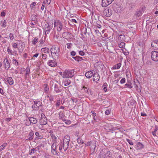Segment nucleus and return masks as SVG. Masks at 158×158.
Instances as JSON below:
<instances>
[{
	"mask_svg": "<svg viewBox=\"0 0 158 158\" xmlns=\"http://www.w3.org/2000/svg\"><path fill=\"white\" fill-rule=\"evenodd\" d=\"M60 49L58 46H53L51 48V52L52 56L54 59H57L59 57Z\"/></svg>",
	"mask_w": 158,
	"mask_h": 158,
	"instance_id": "obj_1",
	"label": "nucleus"
},
{
	"mask_svg": "<svg viewBox=\"0 0 158 158\" xmlns=\"http://www.w3.org/2000/svg\"><path fill=\"white\" fill-rule=\"evenodd\" d=\"M70 139V137L68 135H65L64 137L63 143L64 144L63 149L64 151H66L68 148Z\"/></svg>",
	"mask_w": 158,
	"mask_h": 158,
	"instance_id": "obj_2",
	"label": "nucleus"
},
{
	"mask_svg": "<svg viewBox=\"0 0 158 158\" xmlns=\"http://www.w3.org/2000/svg\"><path fill=\"white\" fill-rule=\"evenodd\" d=\"M53 23H52L51 24L50 23H46L44 26V30L45 32V34L46 35L48 34L50 30L52 29L53 27Z\"/></svg>",
	"mask_w": 158,
	"mask_h": 158,
	"instance_id": "obj_3",
	"label": "nucleus"
},
{
	"mask_svg": "<svg viewBox=\"0 0 158 158\" xmlns=\"http://www.w3.org/2000/svg\"><path fill=\"white\" fill-rule=\"evenodd\" d=\"M74 75V73L72 70H67L63 72L62 77H63L67 78L72 77Z\"/></svg>",
	"mask_w": 158,
	"mask_h": 158,
	"instance_id": "obj_4",
	"label": "nucleus"
},
{
	"mask_svg": "<svg viewBox=\"0 0 158 158\" xmlns=\"http://www.w3.org/2000/svg\"><path fill=\"white\" fill-rule=\"evenodd\" d=\"M112 8L114 11L117 13H119L122 9L121 5L117 2L113 4Z\"/></svg>",
	"mask_w": 158,
	"mask_h": 158,
	"instance_id": "obj_5",
	"label": "nucleus"
},
{
	"mask_svg": "<svg viewBox=\"0 0 158 158\" xmlns=\"http://www.w3.org/2000/svg\"><path fill=\"white\" fill-rule=\"evenodd\" d=\"M53 85L54 89V91L56 93H60L62 91L63 87L61 85L54 84L52 85V86Z\"/></svg>",
	"mask_w": 158,
	"mask_h": 158,
	"instance_id": "obj_6",
	"label": "nucleus"
},
{
	"mask_svg": "<svg viewBox=\"0 0 158 158\" xmlns=\"http://www.w3.org/2000/svg\"><path fill=\"white\" fill-rule=\"evenodd\" d=\"M54 27H57V31H60L63 27L61 22L59 20L57 21L56 22L55 21L54 23Z\"/></svg>",
	"mask_w": 158,
	"mask_h": 158,
	"instance_id": "obj_7",
	"label": "nucleus"
},
{
	"mask_svg": "<svg viewBox=\"0 0 158 158\" xmlns=\"http://www.w3.org/2000/svg\"><path fill=\"white\" fill-rule=\"evenodd\" d=\"M41 118L40 120V123L41 125H44L47 124V120L44 114L42 113L41 115Z\"/></svg>",
	"mask_w": 158,
	"mask_h": 158,
	"instance_id": "obj_8",
	"label": "nucleus"
},
{
	"mask_svg": "<svg viewBox=\"0 0 158 158\" xmlns=\"http://www.w3.org/2000/svg\"><path fill=\"white\" fill-rule=\"evenodd\" d=\"M151 58L153 61H158V52L152 51L151 53Z\"/></svg>",
	"mask_w": 158,
	"mask_h": 158,
	"instance_id": "obj_9",
	"label": "nucleus"
},
{
	"mask_svg": "<svg viewBox=\"0 0 158 158\" xmlns=\"http://www.w3.org/2000/svg\"><path fill=\"white\" fill-rule=\"evenodd\" d=\"M34 104L32 106V108L34 110H37L39 109V108L40 106H41L42 103L40 101H34Z\"/></svg>",
	"mask_w": 158,
	"mask_h": 158,
	"instance_id": "obj_10",
	"label": "nucleus"
},
{
	"mask_svg": "<svg viewBox=\"0 0 158 158\" xmlns=\"http://www.w3.org/2000/svg\"><path fill=\"white\" fill-rule=\"evenodd\" d=\"M81 90L83 93H85L89 95H91L92 94L91 90L85 86H83L82 87L81 89Z\"/></svg>",
	"mask_w": 158,
	"mask_h": 158,
	"instance_id": "obj_11",
	"label": "nucleus"
},
{
	"mask_svg": "<svg viewBox=\"0 0 158 158\" xmlns=\"http://www.w3.org/2000/svg\"><path fill=\"white\" fill-rule=\"evenodd\" d=\"M56 142H54L51 146L52 152L53 155H58V153L56 150Z\"/></svg>",
	"mask_w": 158,
	"mask_h": 158,
	"instance_id": "obj_12",
	"label": "nucleus"
},
{
	"mask_svg": "<svg viewBox=\"0 0 158 158\" xmlns=\"http://www.w3.org/2000/svg\"><path fill=\"white\" fill-rule=\"evenodd\" d=\"M145 10V7H143L141 8L138 10L136 12L135 15L136 17H139L141 16Z\"/></svg>",
	"mask_w": 158,
	"mask_h": 158,
	"instance_id": "obj_13",
	"label": "nucleus"
},
{
	"mask_svg": "<svg viewBox=\"0 0 158 158\" xmlns=\"http://www.w3.org/2000/svg\"><path fill=\"white\" fill-rule=\"evenodd\" d=\"M114 0H102V7H106L110 4Z\"/></svg>",
	"mask_w": 158,
	"mask_h": 158,
	"instance_id": "obj_14",
	"label": "nucleus"
},
{
	"mask_svg": "<svg viewBox=\"0 0 158 158\" xmlns=\"http://www.w3.org/2000/svg\"><path fill=\"white\" fill-rule=\"evenodd\" d=\"M95 70H93L91 71H89L86 72L85 73V76L87 78H90L94 74Z\"/></svg>",
	"mask_w": 158,
	"mask_h": 158,
	"instance_id": "obj_15",
	"label": "nucleus"
},
{
	"mask_svg": "<svg viewBox=\"0 0 158 158\" xmlns=\"http://www.w3.org/2000/svg\"><path fill=\"white\" fill-rule=\"evenodd\" d=\"M93 81L97 82L99 80L100 78L99 75L96 71H95V73L93 75Z\"/></svg>",
	"mask_w": 158,
	"mask_h": 158,
	"instance_id": "obj_16",
	"label": "nucleus"
},
{
	"mask_svg": "<svg viewBox=\"0 0 158 158\" xmlns=\"http://www.w3.org/2000/svg\"><path fill=\"white\" fill-rule=\"evenodd\" d=\"M5 68L6 70H8L10 67V63L9 62L8 60L6 58L3 60Z\"/></svg>",
	"mask_w": 158,
	"mask_h": 158,
	"instance_id": "obj_17",
	"label": "nucleus"
},
{
	"mask_svg": "<svg viewBox=\"0 0 158 158\" xmlns=\"http://www.w3.org/2000/svg\"><path fill=\"white\" fill-rule=\"evenodd\" d=\"M59 118L62 120L63 122L66 121V120L64 118L65 115L64 113L62 111L60 112L59 114Z\"/></svg>",
	"mask_w": 158,
	"mask_h": 158,
	"instance_id": "obj_18",
	"label": "nucleus"
},
{
	"mask_svg": "<svg viewBox=\"0 0 158 158\" xmlns=\"http://www.w3.org/2000/svg\"><path fill=\"white\" fill-rule=\"evenodd\" d=\"M48 64L52 67H55L57 65L56 62L53 60H49L47 63Z\"/></svg>",
	"mask_w": 158,
	"mask_h": 158,
	"instance_id": "obj_19",
	"label": "nucleus"
},
{
	"mask_svg": "<svg viewBox=\"0 0 158 158\" xmlns=\"http://www.w3.org/2000/svg\"><path fill=\"white\" fill-rule=\"evenodd\" d=\"M152 46L155 49H158V41L155 40L153 41L151 44Z\"/></svg>",
	"mask_w": 158,
	"mask_h": 158,
	"instance_id": "obj_20",
	"label": "nucleus"
},
{
	"mask_svg": "<svg viewBox=\"0 0 158 158\" xmlns=\"http://www.w3.org/2000/svg\"><path fill=\"white\" fill-rule=\"evenodd\" d=\"M102 150H104L105 152H104V154L105 157H108V158H110L111 156V154L110 152L106 149H102Z\"/></svg>",
	"mask_w": 158,
	"mask_h": 158,
	"instance_id": "obj_21",
	"label": "nucleus"
},
{
	"mask_svg": "<svg viewBox=\"0 0 158 158\" xmlns=\"http://www.w3.org/2000/svg\"><path fill=\"white\" fill-rule=\"evenodd\" d=\"M29 119L30 122V124L31 123H32L33 124H35L37 122V119L36 118L33 117H29Z\"/></svg>",
	"mask_w": 158,
	"mask_h": 158,
	"instance_id": "obj_22",
	"label": "nucleus"
},
{
	"mask_svg": "<svg viewBox=\"0 0 158 158\" xmlns=\"http://www.w3.org/2000/svg\"><path fill=\"white\" fill-rule=\"evenodd\" d=\"M71 83V81L69 79H66L63 82V84L65 86H67L69 85Z\"/></svg>",
	"mask_w": 158,
	"mask_h": 158,
	"instance_id": "obj_23",
	"label": "nucleus"
},
{
	"mask_svg": "<svg viewBox=\"0 0 158 158\" xmlns=\"http://www.w3.org/2000/svg\"><path fill=\"white\" fill-rule=\"evenodd\" d=\"M90 148L91 149H93L94 151V149L96 147V144L94 142H90V144H89Z\"/></svg>",
	"mask_w": 158,
	"mask_h": 158,
	"instance_id": "obj_24",
	"label": "nucleus"
},
{
	"mask_svg": "<svg viewBox=\"0 0 158 158\" xmlns=\"http://www.w3.org/2000/svg\"><path fill=\"white\" fill-rule=\"evenodd\" d=\"M7 81L9 84L11 85L13 84L14 81L11 77H8L7 78Z\"/></svg>",
	"mask_w": 158,
	"mask_h": 158,
	"instance_id": "obj_25",
	"label": "nucleus"
},
{
	"mask_svg": "<svg viewBox=\"0 0 158 158\" xmlns=\"http://www.w3.org/2000/svg\"><path fill=\"white\" fill-rule=\"evenodd\" d=\"M104 152H105L104 150H102L100 152L99 156H98V158H104L105 157V156L104 154Z\"/></svg>",
	"mask_w": 158,
	"mask_h": 158,
	"instance_id": "obj_26",
	"label": "nucleus"
},
{
	"mask_svg": "<svg viewBox=\"0 0 158 158\" xmlns=\"http://www.w3.org/2000/svg\"><path fill=\"white\" fill-rule=\"evenodd\" d=\"M34 136V133L33 131H31L29 133V135H28V139L29 140H32Z\"/></svg>",
	"mask_w": 158,
	"mask_h": 158,
	"instance_id": "obj_27",
	"label": "nucleus"
},
{
	"mask_svg": "<svg viewBox=\"0 0 158 158\" xmlns=\"http://www.w3.org/2000/svg\"><path fill=\"white\" fill-rule=\"evenodd\" d=\"M104 13L105 14V15L107 17H109L111 15V10H110L109 11V10L108 9H106L105 10Z\"/></svg>",
	"mask_w": 158,
	"mask_h": 158,
	"instance_id": "obj_28",
	"label": "nucleus"
},
{
	"mask_svg": "<svg viewBox=\"0 0 158 158\" xmlns=\"http://www.w3.org/2000/svg\"><path fill=\"white\" fill-rule=\"evenodd\" d=\"M143 148V145L140 142H138L136 144V149H140Z\"/></svg>",
	"mask_w": 158,
	"mask_h": 158,
	"instance_id": "obj_29",
	"label": "nucleus"
},
{
	"mask_svg": "<svg viewBox=\"0 0 158 158\" xmlns=\"http://www.w3.org/2000/svg\"><path fill=\"white\" fill-rule=\"evenodd\" d=\"M41 51L44 52L45 53H49V49L48 48H42Z\"/></svg>",
	"mask_w": 158,
	"mask_h": 158,
	"instance_id": "obj_30",
	"label": "nucleus"
},
{
	"mask_svg": "<svg viewBox=\"0 0 158 158\" xmlns=\"http://www.w3.org/2000/svg\"><path fill=\"white\" fill-rule=\"evenodd\" d=\"M44 92L46 93H47L49 91V87L47 84H45L44 85Z\"/></svg>",
	"mask_w": 158,
	"mask_h": 158,
	"instance_id": "obj_31",
	"label": "nucleus"
},
{
	"mask_svg": "<svg viewBox=\"0 0 158 158\" xmlns=\"http://www.w3.org/2000/svg\"><path fill=\"white\" fill-rule=\"evenodd\" d=\"M26 73L25 74V75L26 77H27V76H29V74L30 73V70L29 68H27L26 69Z\"/></svg>",
	"mask_w": 158,
	"mask_h": 158,
	"instance_id": "obj_32",
	"label": "nucleus"
},
{
	"mask_svg": "<svg viewBox=\"0 0 158 158\" xmlns=\"http://www.w3.org/2000/svg\"><path fill=\"white\" fill-rule=\"evenodd\" d=\"M13 63L15 64L16 66L19 65V62L18 61L15 59H13L12 60Z\"/></svg>",
	"mask_w": 158,
	"mask_h": 158,
	"instance_id": "obj_33",
	"label": "nucleus"
},
{
	"mask_svg": "<svg viewBox=\"0 0 158 158\" xmlns=\"http://www.w3.org/2000/svg\"><path fill=\"white\" fill-rule=\"evenodd\" d=\"M7 51L8 54L11 55H14V54L13 53V51L10 49L9 47L7 48Z\"/></svg>",
	"mask_w": 158,
	"mask_h": 158,
	"instance_id": "obj_34",
	"label": "nucleus"
},
{
	"mask_svg": "<svg viewBox=\"0 0 158 158\" xmlns=\"http://www.w3.org/2000/svg\"><path fill=\"white\" fill-rule=\"evenodd\" d=\"M37 150L36 148H32L31 149V152H29V154L30 155H32L35 153V152L37 151Z\"/></svg>",
	"mask_w": 158,
	"mask_h": 158,
	"instance_id": "obj_35",
	"label": "nucleus"
},
{
	"mask_svg": "<svg viewBox=\"0 0 158 158\" xmlns=\"http://www.w3.org/2000/svg\"><path fill=\"white\" fill-rule=\"evenodd\" d=\"M19 44L20 45L21 48L22 49V50H23L24 48L25 47V44H24L23 42L21 41V42H19Z\"/></svg>",
	"mask_w": 158,
	"mask_h": 158,
	"instance_id": "obj_36",
	"label": "nucleus"
},
{
	"mask_svg": "<svg viewBox=\"0 0 158 158\" xmlns=\"http://www.w3.org/2000/svg\"><path fill=\"white\" fill-rule=\"evenodd\" d=\"M107 85V84L106 83H105L103 84L102 86L103 90H104L105 92H106L107 90V88L106 87Z\"/></svg>",
	"mask_w": 158,
	"mask_h": 158,
	"instance_id": "obj_37",
	"label": "nucleus"
},
{
	"mask_svg": "<svg viewBox=\"0 0 158 158\" xmlns=\"http://www.w3.org/2000/svg\"><path fill=\"white\" fill-rule=\"evenodd\" d=\"M38 39L37 37H35L33 40L32 42V44L34 45H35L38 42Z\"/></svg>",
	"mask_w": 158,
	"mask_h": 158,
	"instance_id": "obj_38",
	"label": "nucleus"
},
{
	"mask_svg": "<svg viewBox=\"0 0 158 158\" xmlns=\"http://www.w3.org/2000/svg\"><path fill=\"white\" fill-rule=\"evenodd\" d=\"M77 142L80 144H82L84 143L83 141L82 140V139L80 138H77Z\"/></svg>",
	"mask_w": 158,
	"mask_h": 158,
	"instance_id": "obj_39",
	"label": "nucleus"
},
{
	"mask_svg": "<svg viewBox=\"0 0 158 158\" xmlns=\"http://www.w3.org/2000/svg\"><path fill=\"white\" fill-rule=\"evenodd\" d=\"M7 145V143H4L0 147V148L1 149V150H3L4 149V148Z\"/></svg>",
	"mask_w": 158,
	"mask_h": 158,
	"instance_id": "obj_40",
	"label": "nucleus"
},
{
	"mask_svg": "<svg viewBox=\"0 0 158 158\" xmlns=\"http://www.w3.org/2000/svg\"><path fill=\"white\" fill-rule=\"evenodd\" d=\"M49 98V100L51 101H52L54 99V97L52 95H50L49 96H47Z\"/></svg>",
	"mask_w": 158,
	"mask_h": 158,
	"instance_id": "obj_41",
	"label": "nucleus"
},
{
	"mask_svg": "<svg viewBox=\"0 0 158 158\" xmlns=\"http://www.w3.org/2000/svg\"><path fill=\"white\" fill-rule=\"evenodd\" d=\"M125 87H127L130 89L132 88V86L131 85V84H126L125 85Z\"/></svg>",
	"mask_w": 158,
	"mask_h": 158,
	"instance_id": "obj_42",
	"label": "nucleus"
},
{
	"mask_svg": "<svg viewBox=\"0 0 158 158\" xmlns=\"http://www.w3.org/2000/svg\"><path fill=\"white\" fill-rule=\"evenodd\" d=\"M116 127V130H118L120 131L121 132H123L125 131V130L122 127L118 128L117 127Z\"/></svg>",
	"mask_w": 158,
	"mask_h": 158,
	"instance_id": "obj_43",
	"label": "nucleus"
},
{
	"mask_svg": "<svg viewBox=\"0 0 158 158\" xmlns=\"http://www.w3.org/2000/svg\"><path fill=\"white\" fill-rule=\"evenodd\" d=\"M128 143L131 145H132L133 144V142L129 139H126Z\"/></svg>",
	"mask_w": 158,
	"mask_h": 158,
	"instance_id": "obj_44",
	"label": "nucleus"
},
{
	"mask_svg": "<svg viewBox=\"0 0 158 158\" xmlns=\"http://www.w3.org/2000/svg\"><path fill=\"white\" fill-rule=\"evenodd\" d=\"M66 45L67 46V48L68 49H70L71 48L72 46V44L71 43H68L66 44Z\"/></svg>",
	"mask_w": 158,
	"mask_h": 158,
	"instance_id": "obj_45",
	"label": "nucleus"
},
{
	"mask_svg": "<svg viewBox=\"0 0 158 158\" xmlns=\"http://www.w3.org/2000/svg\"><path fill=\"white\" fill-rule=\"evenodd\" d=\"M10 39L11 40H13L14 39V35L12 33H10L9 35Z\"/></svg>",
	"mask_w": 158,
	"mask_h": 158,
	"instance_id": "obj_46",
	"label": "nucleus"
},
{
	"mask_svg": "<svg viewBox=\"0 0 158 158\" xmlns=\"http://www.w3.org/2000/svg\"><path fill=\"white\" fill-rule=\"evenodd\" d=\"M63 144H64L61 142L60 144L59 147V150H60L61 151L62 149V148H63Z\"/></svg>",
	"mask_w": 158,
	"mask_h": 158,
	"instance_id": "obj_47",
	"label": "nucleus"
},
{
	"mask_svg": "<svg viewBox=\"0 0 158 158\" xmlns=\"http://www.w3.org/2000/svg\"><path fill=\"white\" fill-rule=\"evenodd\" d=\"M73 58L76 61H77L78 62L80 61H79V56H77L75 57H73Z\"/></svg>",
	"mask_w": 158,
	"mask_h": 158,
	"instance_id": "obj_48",
	"label": "nucleus"
},
{
	"mask_svg": "<svg viewBox=\"0 0 158 158\" xmlns=\"http://www.w3.org/2000/svg\"><path fill=\"white\" fill-rule=\"evenodd\" d=\"M47 57V55L46 54H43L42 55V58L43 60H45Z\"/></svg>",
	"mask_w": 158,
	"mask_h": 158,
	"instance_id": "obj_49",
	"label": "nucleus"
},
{
	"mask_svg": "<svg viewBox=\"0 0 158 158\" xmlns=\"http://www.w3.org/2000/svg\"><path fill=\"white\" fill-rule=\"evenodd\" d=\"M117 127H112L111 128H110L109 129V131H115L116 130Z\"/></svg>",
	"mask_w": 158,
	"mask_h": 158,
	"instance_id": "obj_50",
	"label": "nucleus"
},
{
	"mask_svg": "<svg viewBox=\"0 0 158 158\" xmlns=\"http://www.w3.org/2000/svg\"><path fill=\"white\" fill-rule=\"evenodd\" d=\"M6 22L5 20H4L3 21V23H2V26L5 27H6Z\"/></svg>",
	"mask_w": 158,
	"mask_h": 158,
	"instance_id": "obj_51",
	"label": "nucleus"
},
{
	"mask_svg": "<svg viewBox=\"0 0 158 158\" xmlns=\"http://www.w3.org/2000/svg\"><path fill=\"white\" fill-rule=\"evenodd\" d=\"M36 4V3L35 2H33L31 4V9H33L34 8V6Z\"/></svg>",
	"mask_w": 158,
	"mask_h": 158,
	"instance_id": "obj_52",
	"label": "nucleus"
},
{
	"mask_svg": "<svg viewBox=\"0 0 158 158\" xmlns=\"http://www.w3.org/2000/svg\"><path fill=\"white\" fill-rule=\"evenodd\" d=\"M121 64L120 63H119L117 64L116 65H115L117 69H119L121 66Z\"/></svg>",
	"mask_w": 158,
	"mask_h": 158,
	"instance_id": "obj_53",
	"label": "nucleus"
},
{
	"mask_svg": "<svg viewBox=\"0 0 158 158\" xmlns=\"http://www.w3.org/2000/svg\"><path fill=\"white\" fill-rule=\"evenodd\" d=\"M125 78H123L121 80L120 82L121 84H123L125 82Z\"/></svg>",
	"mask_w": 158,
	"mask_h": 158,
	"instance_id": "obj_54",
	"label": "nucleus"
},
{
	"mask_svg": "<svg viewBox=\"0 0 158 158\" xmlns=\"http://www.w3.org/2000/svg\"><path fill=\"white\" fill-rule=\"evenodd\" d=\"M119 37L120 38H122V40H124L125 39V37L124 35L123 34L120 35Z\"/></svg>",
	"mask_w": 158,
	"mask_h": 158,
	"instance_id": "obj_55",
	"label": "nucleus"
},
{
	"mask_svg": "<svg viewBox=\"0 0 158 158\" xmlns=\"http://www.w3.org/2000/svg\"><path fill=\"white\" fill-rule=\"evenodd\" d=\"M17 46H18L17 44L15 43H14L13 44H12V47L14 48H17Z\"/></svg>",
	"mask_w": 158,
	"mask_h": 158,
	"instance_id": "obj_56",
	"label": "nucleus"
},
{
	"mask_svg": "<svg viewBox=\"0 0 158 158\" xmlns=\"http://www.w3.org/2000/svg\"><path fill=\"white\" fill-rule=\"evenodd\" d=\"M35 15H32L31 17V19H32V20L33 21H35V19H36V17H35Z\"/></svg>",
	"mask_w": 158,
	"mask_h": 158,
	"instance_id": "obj_57",
	"label": "nucleus"
},
{
	"mask_svg": "<svg viewBox=\"0 0 158 158\" xmlns=\"http://www.w3.org/2000/svg\"><path fill=\"white\" fill-rule=\"evenodd\" d=\"M79 54L81 56H84L85 55V53L84 52L80 51L79 52Z\"/></svg>",
	"mask_w": 158,
	"mask_h": 158,
	"instance_id": "obj_58",
	"label": "nucleus"
},
{
	"mask_svg": "<svg viewBox=\"0 0 158 158\" xmlns=\"http://www.w3.org/2000/svg\"><path fill=\"white\" fill-rule=\"evenodd\" d=\"M110 110H107L106 111L105 113V114L106 115H108L110 114Z\"/></svg>",
	"mask_w": 158,
	"mask_h": 158,
	"instance_id": "obj_59",
	"label": "nucleus"
},
{
	"mask_svg": "<svg viewBox=\"0 0 158 158\" xmlns=\"http://www.w3.org/2000/svg\"><path fill=\"white\" fill-rule=\"evenodd\" d=\"M76 52L73 51H72L71 52V56H74L76 55Z\"/></svg>",
	"mask_w": 158,
	"mask_h": 158,
	"instance_id": "obj_60",
	"label": "nucleus"
},
{
	"mask_svg": "<svg viewBox=\"0 0 158 158\" xmlns=\"http://www.w3.org/2000/svg\"><path fill=\"white\" fill-rule=\"evenodd\" d=\"M91 113H92L93 116H94V117H95L96 115V113L93 110H92L91 111Z\"/></svg>",
	"mask_w": 158,
	"mask_h": 158,
	"instance_id": "obj_61",
	"label": "nucleus"
},
{
	"mask_svg": "<svg viewBox=\"0 0 158 158\" xmlns=\"http://www.w3.org/2000/svg\"><path fill=\"white\" fill-rule=\"evenodd\" d=\"M65 35H71V34L70 33H69V32H64L63 33L62 35L63 36Z\"/></svg>",
	"mask_w": 158,
	"mask_h": 158,
	"instance_id": "obj_62",
	"label": "nucleus"
},
{
	"mask_svg": "<svg viewBox=\"0 0 158 158\" xmlns=\"http://www.w3.org/2000/svg\"><path fill=\"white\" fill-rule=\"evenodd\" d=\"M141 115L142 116H147V114L144 112H141Z\"/></svg>",
	"mask_w": 158,
	"mask_h": 158,
	"instance_id": "obj_63",
	"label": "nucleus"
},
{
	"mask_svg": "<svg viewBox=\"0 0 158 158\" xmlns=\"http://www.w3.org/2000/svg\"><path fill=\"white\" fill-rule=\"evenodd\" d=\"M5 15H6V13L4 11H2V12H1V16H2V17L5 16Z\"/></svg>",
	"mask_w": 158,
	"mask_h": 158,
	"instance_id": "obj_64",
	"label": "nucleus"
}]
</instances>
